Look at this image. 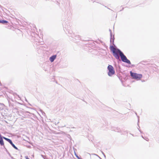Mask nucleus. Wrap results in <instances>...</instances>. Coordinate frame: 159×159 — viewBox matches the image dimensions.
Segmentation results:
<instances>
[{"instance_id": "5", "label": "nucleus", "mask_w": 159, "mask_h": 159, "mask_svg": "<svg viewBox=\"0 0 159 159\" xmlns=\"http://www.w3.org/2000/svg\"><path fill=\"white\" fill-rule=\"evenodd\" d=\"M0 144L1 145L3 146L4 145V143L2 139V137L1 134H0Z\"/></svg>"}, {"instance_id": "2", "label": "nucleus", "mask_w": 159, "mask_h": 159, "mask_svg": "<svg viewBox=\"0 0 159 159\" xmlns=\"http://www.w3.org/2000/svg\"><path fill=\"white\" fill-rule=\"evenodd\" d=\"M130 75L132 78L137 80H139L142 77V75L141 74H137L132 72V71L130 72Z\"/></svg>"}, {"instance_id": "13", "label": "nucleus", "mask_w": 159, "mask_h": 159, "mask_svg": "<svg viewBox=\"0 0 159 159\" xmlns=\"http://www.w3.org/2000/svg\"><path fill=\"white\" fill-rule=\"evenodd\" d=\"M25 157V158H26V159H29V158L27 156V157Z\"/></svg>"}, {"instance_id": "9", "label": "nucleus", "mask_w": 159, "mask_h": 159, "mask_svg": "<svg viewBox=\"0 0 159 159\" xmlns=\"http://www.w3.org/2000/svg\"><path fill=\"white\" fill-rule=\"evenodd\" d=\"M8 142H9L11 144V145L13 143L11 140L10 139L9 140Z\"/></svg>"}, {"instance_id": "3", "label": "nucleus", "mask_w": 159, "mask_h": 159, "mask_svg": "<svg viewBox=\"0 0 159 159\" xmlns=\"http://www.w3.org/2000/svg\"><path fill=\"white\" fill-rule=\"evenodd\" d=\"M107 69L108 70V75L111 76L115 73V71L113 67L111 65H109L107 67Z\"/></svg>"}, {"instance_id": "1", "label": "nucleus", "mask_w": 159, "mask_h": 159, "mask_svg": "<svg viewBox=\"0 0 159 159\" xmlns=\"http://www.w3.org/2000/svg\"><path fill=\"white\" fill-rule=\"evenodd\" d=\"M111 50L112 52L114 57L116 59H119L120 58L119 54L120 55V53L122 52L119 50L116 49L113 46L111 47Z\"/></svg>"}, {"instance_id": "6", "label": "nucleus", "mask_w": 159, "mask_h": 159, "mask_svg": "<svg viewBox=\"0 0 159 159\" xmlns=\"http://www.w3.org/2000/svg\"><path fill=\"white\" fill-rule=\"evenodd\" d=\"M56 55H53L50 58V60L51 62H52L54 60L56 59Z\"/></svg>"}, {"instance_id": "7", "label": "nucleus", "mask_w": 159, "mask_h": 159, "mask_svg": "<svg viewBox=\"0 0 159 159\" xmlns=\"http://www.w3.org/2000/svg\"><path fill=\"white\" fill-rule=\"evenodd\" d=\"M0 23H1L2 24L7 23H8V21L6 20H0Z\"/></svg>"}, {"instance_id": "11", "label": "nucleus", "mask_w": 159, "mask_h": 159, "mask_svg": "<svg viewBox=\"0 0 159 159\" xmlns=\"http://www.w3.org/2000/svg\"><path fill=\"white\" fill-rule=\"evenodd\" d=\"M2 138H3L4 139H5L6 140H7V141H8L9 140V139H8V138H5V137H3Z\"/></svg>"}, {"instance_id": "4", "label": "nucleus", "mask_w": 159, "mask_h": 159, "mask_svg": "<svg viewBox=\"0 0 159 159\" xmlns=\"http://www.w3.org/2000/svg\"><path fill=\"white\" fill-rule=\"evenodd\" d=\"M121 60L125 62H126L129 64H130L131 62L130 61L128 60L126 56L122 53H120V55Z\"/></svg>"}, {"instance_id": "8", "label": "nucleus", "mask_w": 159, "mask_h": 159, "mask_svg": "<svg viewBox=\"0 0 159 159\" xmlns=\"http://www.w3.org/2000/svg\"><path fill=\"white\" fill-rule=\"evenodd\" d=\"M11 145L12 146L14 147L15 149H17V148L15 145L13 143Z\"/></svg>"}, {"instance_id": "10", "label": "nucleus", "mask_w": 159, "mask_h": 159, "mask_svg": "<svg viewBox=\"0 0 159 159\" xmlns=\"http://www.w3.org/2000/svg\"><path fill=\"white\" fill-rule=\"evenodd\" d=\"M8 142H9L11 144V145L13 143L11 140L10 139L9 140Z\"/></svg>"}, {"instance_id": "12", "label": "nucleus", "mask_w": 159, "mask_h": 159, "mask_svg": "<svg viewBox=\"0 0 159 159\" xmlns=\"http://www.w3.org/2000/svg\"><path fill=\"white\" fill-rule=\"evenodd\" d=\"M2 138H3L4 139H5L6 140H7V141H8L9 140V139H8V138H5V137H3Z\"/></svg>"}]
</instances>
